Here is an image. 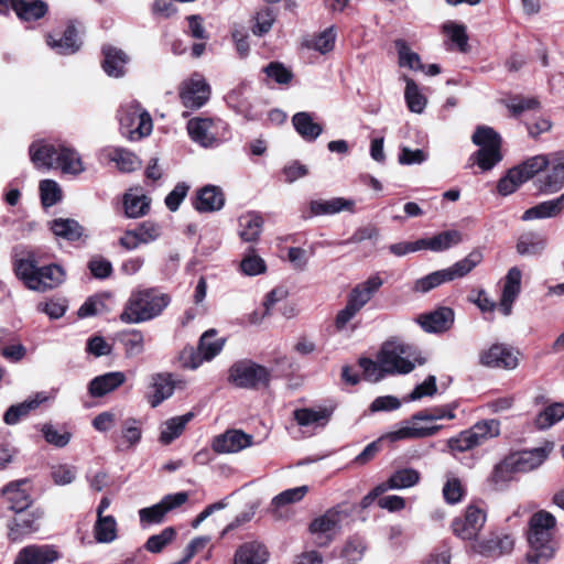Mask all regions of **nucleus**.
<instances>
[{"label": "nucleus", "instance_id": "aec40b11", "mask_svg": "<svg viewBox=\"0 0 564 564\" xmlns=\"http://www.w3.org/2000/svg\"><path fill=\"white\" fill-rule=\"evenodd\" d=\"M522 272L518 267H512L507 272L503 279V286L501 292L498 310L505 315L509 316L512 311V305L521 291Z\"/></svg>", "mask_w": 564, "mask_h": 564}, {"label": "nucleus", "instance_id": "3c124183", "mask_svg": "<svg viewBox=\"0 0 564 564\" xmlns=\"http://www.w3.org/2000/svg\"><path fill=\"white\" fill-rule=\"evenodd\" d=\"M431 239V251L442 252L449 248L459 245L463 241V235L458 230H445L442 231Z\"/></svg>", "mask_w": 564, "mask_h": 564}, {"label": "nucleus", "instance_id": "864d4df0", "mask_svg": "<svg viewBox=\"0 0 564 564\" xmlns=\"http://www.w3.org/2000/svg\"><path fill=\"white\" fill-rule=\"evenodd\" d=\"M127 357H135L144 351V336L138 329L124 332L120 336Z\"/></svg>", "mask_w": 564, "mask_h": 564}, {"label": "nucleus", "instance_id": "e433bc0d", "mask_svg": "<svg viewBox=\"0 0 564 564\" xmlns=\"http://www.w3.org/2000/svg\"><path fill=\"white\" fill-rule=\"evenodd\" d=\"M263 226L262 217L253 212H249L239 217V237L247 242L256 241Z\"/></svg>", "mask_w": 564, "mask_h": 564}, {"label": "nucleus", "instance_id": "4c0bfd02", "mask_svg": "<svg viewBox=\"0 0 564 564\" xmlns=\"http://www.w3.org/2000/svg\"><path fill=\"white\" fill-rule=\"evenodd\" d=\"M46 42L48 46L63 55L73 54L78 51L80 46L74 25H68L59 40H55L52 35H48Z\"/></svg>", "mask_w": 564, "mask_h": 564}, {"label": "nucleus", "instance_id": "dca6fc26", "mask_svg": "<svg viewBox=\"0 0 564 564\" xmlns=\"http://www.w3.org/2000/svg\"><path fill=\"white\" fill-rule=\"evenodd\" d=\"M403 346L398 343H386L378 352V360L388 375L409 373L414 364L403 357Z\"/></svg>", "mask_w": 564, "mask_h": 564}, {"label": "nucleus", "instance_id": "6e6552de", "mask_svg": "<svg viewBox=\"0 0 564 564\" xmlns=\"http://www.w3.org/2000/svg\"><path fill=\"white\" fill-rule=\"evenodd\" d=\"M499 433L500 423L497 420H485L449 438L447 444L452 452H466L498 436Z\"/></svg>", "mask_w": 564, "mask_h": 564}, {"label": "nucleus", "instance_id": "412c9836", "mask_svg": "<svg viewBox=\"0 0 564 564\" xmlns=\"http://www.w3.org/2000/svg\"><path fill=\"white\" fill-rule=\"evenodd\" d=\"M187 131L192 140L202 147L217 143L218 124L209 118H193L187 122Z\"/></svg>", "mask_w": 564, "mask_h": 564}, {"label": "nucleus", "instance_id": "c756f323", "mask_svg": "<svg viewBox=\"0 0 564 564\" xmlns=\"http://www.w3.org/2000/svg\"><path fill=\"white\" fill-rule=\"evenodd\" d=\"M225 205V196L220 187L206 185L196 194L195 208L200 213L220 210Z\"/></svg>", "mask_w": 564, "mask_h": 564}, {"label": "nucleus", "instance_id": "9d476101", "mask_svg": "<svg viewBox=\"0 0 564 564\" xmlns=\"http://www.w3.org/2000/svg\"><path fill=\"white\" fill-rule=\"evenodd\" d=\"M487 521L486 511L479 506L468 505L463 516L456 517L451 523L453 534L463 541H478V535Z\"/></svg>", "mask_w": 564, "mask_h": 564}, {"label": "nucleus", "instance_id": "f704fd0d", "mask_svg": "<svg viewBox=\"0 0 564 564\" xmlns=\"http://www.w3.org/2000/svg\"><path fill=\"white\" fill-rule=\"evenodd\" d=\"M194 414L192 412H187L180 416H174L161 425V432L159 441L164 444H171L174 440L180 437L184 432L186 425L192 421Z\"/></svg>", "mask_w": 564, "mask_h": 564}, {"label": "nucleus", "instance_id": "37998d69", "mask_svg": "<svg viewBox=\"0 0 564 564\" xmlns=\"http://www.w3.org/2000/svg\"><path fill=\"white\" fill-rule=\"evenodd\" d=\"M51 229L55 236L69 241L78 240L84 234V228L78 224V221L69 218L54 219L52 221Z\"/></svg>", "mask_w": 564, "mask_h": 564}, {"label": "nucleus", "instance_id": "f8f14e48", "mask_svg": "<svg viewBox=\"0 0 564 564\" xmlns=\"http://www.w3.org/2000/svg\"><path fill=\"white\" fill-rule=\"evenodd\" d=\"M516 546V536L506 531H492L487 536L473 543L471 549L475 553L489 557L499 558L510 555Z\"/></svg>", "mask_w": 564, "mask_h": 564}, {"label": "nucleus", "instance_id": "473e14b6", "mask_svg": "<svg viewBox=\"0 0 564 564\" xmlns=\"http://www.w3.org/2000/svg\"><path fill=\"white\" fill-rule=\"evenodd\" d=\"M126 381V375L121 371L107 372L94 378L88 387L91 397L99 398L112 392Z\"/></svg>", "mask_w": 564, "mask_h": 564}, {"label": "nucleus", "instance_id": "bb28decb", "mask_svg": "<svg viewBox=\"0 0 564 564\" xmlns=\"http://www.w3.org/2000/svg\"><path fill=\"white\" fill-rule=\"evenodd\" d=\"M417 323L429 333H442L451 328L454 323V312L449 307H440L417 317Z\"/></svg>", "mask_w": 564, "mask_h": 564}, {"label": "nucleus", "instance_id": "79ce46f5", "mask_svg": "<svg viewBox=\"0 0 564 564\" xmlns=\"http://www.w3.org/2000/svg\"><path fill=\"white\" fill-rule=\"evenodd\" d=\"M152 388L153 393L149 395V402L155 408L173 394L175 384L171 376L156 375L153 377Z\"/></svg>", "mask_w": 564, "mask_h": 564}, {"label": "nucleus", "instance_id": "72a5a7b5", "mask_svg": "<svg viewBox=\"0 0 564 564\" xmlns=\"http://www.w3.org/2000/svg\"><path fill=\"white\" fill-rule=\"evenodd\" d=\"M54 169H61L63 173L79 175L85 171L84 162L79 153L66 145H59V153Z\"/></svg>", "mask_w": 564, "mask_h": 564}, {"label": "nucleus", "instance_id": "1a4fd4ad", "mask_svg": "<svg viewBox=\"0 0 564 564\" xmlns=\"http://www.w3.org/2000/svg\"><path fill=\"white\" fill-rule=\"evenodd\" d=\"M554 448L552 442H544L541 446L524 449L508 455L499 468L513 473H529L539 468Z\"/></svg>", "mask_w": 564, "mask_h": 564}, {"label": "nucleus", "instance_id": "13d9d810", "mask_svg": "<svg viewBox=\"0 0 564 564\" xmlns=\"http://www.w3.org/2000/svg\"><path fill=\"white\" fill-rule=\"evenodd\" d=\"M389 478L391 489H405L419 482L420 474L413 468H403L394 471Z\"/></svg>", "mask_w": 564, "mask_h": 564}, {"label": "nucleus", "instance_id": "774afa93", "mask_svg": "<svg viewBox=\"0 0 564 564\" xmlns=\"http://www.w3.org/2000/svg\"><path fill=\"white\" fill-rule=\"evenodd\" d=\"M465 494L459 479L448 478L443 487V496L447 503L455 505L459 502Z\"/></svg>", "mask_w": 564, "mask_h": 564}, {"label": "nucleus", "instance_id": "423d86ee", "mask_svg": "<svg viewBox=\"0 0 564 564\" xmlns=\"http://www.w3.org/2000/svg\"><path fill=\"white\" fill-rule=\"evenodd\" d=\"M118 120L122 133L132 141L150 135L153 129L150 113L135 100L121 105L118 111Z\"/></svg>", "mask_w": 564, "mask_h": 564}, {"label": "nucleus", "instance_id": "2eb2a0df", "mask_svg": "<svg viewBox=\"0 0 564 564\" xmlns=\"http://www.w3.org/2000/svg\"><path fill=\"white\" fill-rule=\"evenodd\" d=\"M209 96L210 87L199 74L192 75L180 87V98L186 108H200L209 99Z\"/></svg>", "mask_w": 564, "mask_h": 564}, {"label": "nucleus", "instance_id": "4d7b16f0", "mask_svg": "<svg viewBox=\"0 0 564 564\" xmlns=\"http://www.w3.org/2000/svg\"><path fill=\"white\" fill-rule=\"evenodd\" d=\"M443 32L447 37L457 46L460 52H466L468 48V35L466 28L463 24L454 21H447L442 26Z\"/></svg>", "mask_w": 564, "mask_h": 564}, {"label": "nucleus", "instance_id": "39448f33", "mask_svg": "<svg viewBox=\"0 0 564 564\" xmlns=\"http://www.w3.org/2000/svg\"><path fill=\"white\" fill-rule=\"evenodd\" d=\"M547 166L546 154L531 156L508 170L498 184L497 191L502 196L514 193L523 183L542 173Z\"/></svg>", "mask_w": 564, "mask_h": 564}, {"label": "nucleus", "instance_id": "8fccbe9b", "mask_svg": "<svg viewBox=\"0 0 564 564\" xmlns=\"http://www.w3.org/2000/svg\"><path fill=\"white\" fill-rule=\"evenodd\" d=\"M141 422L137 419L130 417L123 421L121 427V441L119 446L130 448L135 446L142 435Z\"/></svg>", "mask_w": 564, "mask_h": 564}, {"label": "nucleus", "instance_id": "603ef678", "mask_svg": "<svg viewBox=\"0 0 564 564\" xmlns=\"http://www.w3.org/2000/svg\"><path fill=\"white\" fill-rule=\"evenodd\" d=\"M336 40V32L333 26L324 30L319 34L306 40L304 45L307 48L315 50L321 54H326L333 51Z\"/></svg>", "mask_w": 564, "mask_h": 564}, {"label": "nucleus", "instance_id": "a18cd8bd", "mask_svg": "<svg viewBox=\"0 0 564 564\" xmlns=\"http://www.w3.org/2000/svg\"><path fill=\"white\" fill-rule=\"evenodd\" d=\"M224 344L225 339L217 337L215 329H209L202 335L198 349L205 361H210L223 350Z\"/></svg>", "mask_w": 564, "mask_h": 564}, {"label": "nucleus", "instance_id": "f03ea898", "mask_svg": "<svg viewBox=\"0 0 564 564\" xmlns=\"http://www.w3.org/2000/svg\"><path fill=\"white\" fill-rule=\"evenodd\" d=\"M171 297L156 290L143 289L133 291L119 316L124 324H140L151 321L169 306Z\"/></svg>", "mask_w": 564, "mask_h": 564}, {"label": "nucleus", "instance_id": "393cba45", "mask_svg": "<svg viewBox=\"0 0 564 564\" xmlns=\"http://www.w3.org/2000/svg\"><path fill=\"white\" fill-rule=\"evenodd\" d=\"M29 152L31 162L36 169L50 170L55 167L59 145L39 140L31 143Z\"/></svg>", "mask_w": 564, "mask_h": 564}, {"label": "nucleus", "instance_id": "338daca9", "mask_svg": "<svg viewBox=\"0 0 564 564\" xmlns=\"http://www.w3.org/2000/svg\"><path fill=\"white\" fill-rule=\"evenodd\" d=\"M265 268L267 267L264 260L252 252L246 254L240 262V269L242 273L249 276L263 273Z\"/></svg>", "mask_w": 564, "mask_h": 564}, {"label": "nucleus", "instance_id": "ddd939ff", "mask_svg": "<svg viewBox=\"0 0 564 564\" xmlns=\"http://www.w3.org/2000/svg\"><path fill=\"white\" fill-rule=\"evenodd\" d=\"M345 514L338 508H330L315 518L308 527L310 533L317 545H327L339 532Z\"/></svg>", "mask_w": 564, "mask_h": 564}, {"label": "nucleus", "instance_id": "cd10ccee", "mask_svg": "<svg viewBox=\"0 0 564 564\" xmlns=\"http://www.w3.org/2000/svg\"><path fill=\"white\" fill-rule=\"evenodd\" d=\"M269 551L264 544L250 541L241 544L235 552L231 564H265Z\"/></svg>", "mask_w": 564, "mask_h": 564}, {"label": "nucleus", "instance_id": "ea45409f", "mask_svg": "<svg viewBox=\"0 0 564 564\" xmlns=\"http://www.w3.org/2000/svg\"><path fill=\"white\" fill-rule=\"evenodd\" d=\"M11 8L23 21L37 20L47 11L46 3L40 0H14Z\"/></svg>", "mask_w": 564, "mask_h": 564}, {"label": "nucleus", "instance_id": "052dcab7", "mask_svg": "<svg viewBox=\"0 0 564 564\" xmlns=\"http://www.w3.org/2000/svg\"><path fill=\"white\" fill-rule=\"evenodd\" d=\"M40 192L42 204L51 207L62 199V189L57 182L53 180H44L40 183Z\"/></svg>", "mask_w": 564, "mask_h": 564}, {"label": "nucleus", "instance_id": "5701e85b", "mask_svg": "<svg viewBox=\"0 0 564 564\" xmlns=\"http://www.w3.org/2000/svg\"><path fill=\"white\" fill-rule=\"evenodd\" d=\"M252 444V436L239 430H230L213 441V449L217 453H237Z\"/></svg>", "mask_w": 564, "mask_h": 564}, {"label": "nucleus", "instance_id": "09e8293b", "mask_svg": "<svg viewBox=\"0 0 564 564\" xmlns=\"http://www.w3.org/2000/svg\"><path fill=\"white\" fill-rule=\"evenodd\" d=\"M108 158L110 161L115 162L117 167L122 172H132L140 166L137 155L126 149H111L108 152Z\"/></svg>", "mask_w": 564, "mask_h": 564}, {"label": "nucleus", "instance_id": "c85d7f7f", "mask_svg": "<svg viewBox=\"0 0 564 564\" xmlns=\"http://www.w3.org/2000/svg\"><path fill=\"white\" fill-rule=\"evenodd\" d=\"M57 558L52 545H30L20 551L14 564H52Z\"/></svg>", "mask_w": 564, "mask_h": 564}, {"label": "nucleus", "instance_id": "f257e3e1", "mask_svg": "<svg viewBox=\"0 0 564 564\" xmlns=\"http://www.w3.org/2000/svg\"><path fill=\"white\" fill-rule=\"evenodd\" d=\"M557 520L546 510L534 512L529 521L525 533L527 551L523 564H549L558 551L556 539Z\"/></svg>", "mask_w": 564, "mask_h": 564}, {"label": "nucleus", "instance_id": "4be33fe9", "mask_svg": "<svg viewBox=\"0 0 564 564\" xmlns=\"http://www.w3.org/2000/svg\"><path fill=\"white\" fill-rule=\"evenodd\" d=\"M332 414L333 409L326 406L302 408L293 412V417L301 427L314 431L326 426Z\"/></svg>", "mask_w": 564, "mask_h": 564}, {"label": "nucleus", "instance_id": "4468645a", "mask_svg": "<svg viewBox=\"0 0 564 564\" xmlns=\"http://www.w3.org/2000/svg\"><path fill=\"white\" fill-rule=\"evenodd\" d=\"M546 161L547 166L538 178V186L542 193L553 194L564 187V153H547Z\"/></svg>", "mask_w": 564, "mask_h": 564}, {"label": "nucleus", "instance_id": "9b49d317", "mask_svg": "<svg viewBox=\"0 0 564 564\" xmlns=\"http://www.w3.org/2000/svg\"><path fill=\"white\" fill-rule=\"evenodd\" d=\"M229 380L239 388L258 389L269 384L270 371L254 362L240 361L230 368Z\"/></svg>", "mask_w": 564, "mask_h": 564}, {"label": "nucleus", "instance_id": "6ab92c4d", "mask_svg": "<svg viewBox=\"0 0 564 564\" xmlns=\"http://www.w3.org/2000/svg\"><path fill=\"white\" fill-rule=\"evenodd\" d=\"M442 425L421 426L420 424L409 420L402 422L395 430L383 434L379 441H388L391 443L403 440H416L435 435Z\"/></svg>", "mask_w": 564, "mask_h": 564}, {"label": "nucleus", "instance_id": "e2e57ef3", "mask_svg": "<svg viewBox=\"0 0 564 564\" xmlns=\"http://www.w3.org/2000/svg\"><path fill=\"white\" fill-rule=\"evenodd\" d=\"M307 491H308L307 486H300V487L286 489V490L282 491L281 494L276 495L272 499V506L275 508H279L282 506L299 502L305 497Z\"/></svg>", "mask_w": 564, "mask_h": 564}, {"label": "nucleus", "instance_id": "bf43d9fd", "mask_svg": "<svg viewBox=\"0 0 564 564\" xmlns=\"http://www.w3.org/2000/svg\"><path fill=\"white\" fill-rule=\"evenodd\" d=\"M560 215L552 200L542 202L529 209H527L521 219L524 221L552 218Z\"/></svg>", "mask_w": 564, "mask_h": 564}, {"label": "nucleus", "instance_id": "6e6d98bb", "mask_svg": "<svg viewBox=\"0 0 564 564\" xmlns=\"http://www.w3.org/2000/svg\"><path fill=\"white\" fill-rule=\"evenodd\" d=\"M564 417V403H553L545 408L535 419V424L540 430L551 427Z\"/></svg>", "mask_w": 564, "mask_h": 564}, {"label": "nucleus", "instance_id": "a19ab883", "mask_svg": "<svg viewBox=\"0 0 564 564\" xmlns=\"http://www.w3.org/2000/svg\"><path fill=\"white\" fill-rule=\"evenodd\" d=\"M402 78L405 82L404 99L409 110L414 113H422L427 104L426 97L412 78L408 76Z\"/></svg>", "mask_w": 564, "mask_h": 564}, {"label": "nucleus", "instance_id": "a878e982", "mask_svg": "<svg viewBox=\"0 0 564 564\" xmlns=\"http://www.w3.org/2000/svg\"><path fill=\"white\" fill-rule=\"evenodd\" d=\"M354 199L333 197L330 199H313L310 202V216H330L341 212L355 213Z\"/></svg>", "mask_w": 564, "mask_h": 564}, {"label": "nucleus", "instance_id": "f3484780", "mask_svg": "<svg viewBox=\"0 0 564 564\" xmlns=\"http://www.w3.org/2000/svg\"><path fill=\"white\" fill-rule=\"evenodd\" d=\"M188 499L187 492H176L166 495L159 503L139 510V517L142 524L160 523L164 516L185 503Z\"/></svg>", "mask_w": 564, "mask_h": 564}, {"label": "nucleus", "instance_id": "49530a36", "mask_svg": "<svg viewBox=\"0 0 564 564\" xmlns=\"http://www.w3.org/2000/svg\"><path fill=\"white\" fill-rule=\"evenodd\" d=\"M150 203V198L144 194L127 193L123 199L126 215L130 218L142 217L148 213Z\"/></svg>", "mask_w": 564, "mask_h": 564}, {"label": "nucleus", "instance_id": "a211bd4d", "mask_svg": "<svg viewBox=\"0 0 564 564\" xmlns=\"http://www.w3.org/2000/svg\"><path fill=\"white\" fill-rule=\"evenodd\" d=\"M519 352L503 344H495L480 354V364L490 368L512 370L519 364Z\"/></svg>", "mask_w": 564, "mask_h": 564}, {"label": "nucleus", "instance_id": "680f3d73", "mask_svg": "<svg viewBox=\"0 0 564 564\" xmlns=\"http://www.w3.org/2000/svg\"><path fill=\"white\" fill-rule=\"evenodd\" d=\"M176 532L172 527L165 528L159 534L150 536L145 549L151 553H159L175 539Z\"/></svg>", "mask_w": 564, "mask_h": 564}, {"label": "nucleus", "instance_id": "0eeeda50", "mask_svg": "<svg viewBox=\"0 0 564 564\" xmlns=\"http://www.w3.org/2000/svg\"><path fill=\"white\" fill-rule=\"evenodd\" d=\"M471 141L480 148L471 158L475 159L482 171L491 170L502 160L500 152L501 138L492 128L478 127L471 137Z\"/></svg>", "mask_w": 564, "mask_h": 564}, {"label": "nucleus", "instance_id": "5fc2aeb1", "mask_svg": "<svg viewBox=\"0 0 564 564\" xmlns=\"http://www.w3.org/2000/svg\"><path fill=\"white\" fill-rule=\"evenodd\" d=\"M395 47L399 56V65L401 67H409L412 70H424L419 54L413 52L404 41H395Z\"/></svg>", "mask_w": 564, "mask_h": 564}, {"label": "nucleus", "instance_id": "20e7f679", "mask_svg": "<svg viewBox=\"0 0 564 564\" xmlns=\"http://www.w3.org/2000/svg\"><path fill=\"white\" fill-rule=\"evenodd\" d=\"M482 252L475 249L469 252L464 259L457 261L453 265L434 271L414 282L413 291L419 293H427L431 290L442 285L443 283L451 282L455 279L467 275L474 268L482 261Z\"/></svg>", "mask_w": 564, "mask_h": 564}, {"label": "nucleus", "instance_id": "c9c22d12", "mask_svg": "<svg viewBox=\"0 0 564 564\" xmlns=\"http://www.w3.org/2000/svg\"><path fill=\"white\" fill-rule=\"evenodd\" d=\"M292 123L296 132L306 141L316 140L323 132L322 124L314 121L310 112H297L292 118Z\"/></svg>", "mask_w": 564, "mask_h": 564}, {"label": "nucleus", "instance_id": "b1692460", "mask_svg": "<svg viewBox=\"0 0 564 564\" xmlns=\"http://www.w3.org/2000/svg\"><path fill=\"white\" fill-rule=\"evenodd\" d=\"M382 285L383 280L381 276L378 273L371 274L367 280L357 283L350 290L347 300L361 311V308L371 301Z\"/></svg>", "mask_w": 564, "mask_h": 564}, {"label": "nucleus", "instance_id": "de8ad7c7", "mask_svg": "<svg viewBox=\"0 0 564 564\" xmlns=\"http://www.w3.org/2000/svg\"><path fill=\"white\" fill-rule=\"evenodd\" d=\"M93 531L98 543H111L117 539V521L112 516L97 518Z\"/></svg>", "mask_w": 564, "mask_h": 564}, {"label": "nucleus", "instance_id": "7c9ffc66", "mask_svg": "<svg viewBox=\"0 0 564 564\" xmlns=\"http://www.w3.org/2000/svg\"><path fill=\"white\" fill-rule=\"evenodd\" d=\"M28 487V480H19L9 484L2 489V495L10 505V508L18 513L28 509L32 502Z\"/></svg>", "mask_w": 564, "mask_h": 564}, {"label": "nucleus", "instance_id": "7ed1b4c3", "mask_svg": "<svg viewBox=\"0 0 564 564\" xmlns=\"http://www.w3.org/2000/svg\"><path fill=\"white\" fill-rule=\"evenodd\" d=\"M18 278L33 291L45 292L63 283L64 270L57 264L37 267L33 256L19 259L14 263Z\"/></svg>", "mask_w": 564, "mask_h": 564}, {"label": "nucleus", "instance_id": "69168bd1", "mask_svg": "<svg viewBox=\"0 0 564 564\" xmlns=\"http://www.w3.org/2000/svg\"><path fill=\"white\" fill-rule=\"evenodd\" d=\"M359 366L365 379L370 382H378L388 375L378 359L373 361L369 358H360Z\"/></svg>", "mask_w": 564, "mask_h": 564}, {"label": "nucleus", "instance_id": "58836bf2", "mask_svg": "<svg viewBox=\"0 0 564 564\" xmlns=\"http://www.w3.org/2000/svg\"><path fill=\"white\" fill-rule=\"evenodd\" d=\"M546 247V239L538 232L522 234L516 245L520 256L533 257L541 254Z\"/></svg>", "mask_w": 564, "mask_h": 564}, {"label": "nucleus", "instance_id": "2f4dec72", "mask_svg": "<svg viewBox=\"0 0 564 564\" xmlns=\"http://www.w3.org/2000/svg\"><path fill=\"white\" fill-rule=\"evenodd\" d=\"M102 54V68L106 74L116 78L123 76L129 62L128 55L122 50L110 45L104 46Z\"/></svg>", "mask_w": 564, "mask_h": 564}, {"label": "nucleus", "instance_id": "c03bdc74", "mask_svg": "<svg viewBox=\"0 0 564 564\" xmlns=\"http://www.w3.org/2000/svg\"><path fill=\"white\" fill-rule=\"evenodd\" d=\"M45 399L46 398L44 395L39 393L34 399L11 405L4 413V422L9 425L17 424L20 419L26 416L32 410L36 409Z\"/></svg>", "mask_w": 564, "mask_h": 564}, {"label": "nucleus", "instance_id": "0e129e2a", "mask_svg": "<svg viewBox=\"0 0 564 564\" xmlns=\"http://www.w3.org/2000/svg\"><path fill=\"white\" fill-rule=\"evenodd\" d=\"M275 22V12L271 8H264L257 12L254 17V25L252 32L256 35L268 33Z\"/></svg>", "mask_w": 564, "mask_h": 564}]
</instances>
